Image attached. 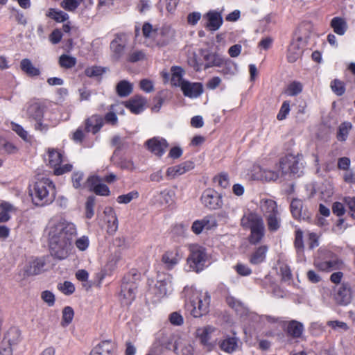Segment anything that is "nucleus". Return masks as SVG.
Returning a JSON list of instances; mask_svg holds the SVG:
<instances>
[{"label":"nucleus","instance_id":"f257e3e1","mask_svg":"<svg viewBox=\"0 0 355 355\" xmlns=\"http://www.w3.org/2000/svg\"><path fill=\"white\" fill-rule=\"evenodd\" d=\"M49 229L51 254L60 260L67 258L71 250V241L76 234L75 225L65 220H59L51 223Z\"/></svg>","mask_w":355,"mask_h":355},{"label":"nucleus","instance_id":"f03ea898","mask_svg":"<svg viewBox=\"0 0 355 355\" xmlns=\"http://www.w3.org/2000/svg\"><path fill=\"white\" fill-rule=\"evenodd\" d=\"M184 293L187 297V308L193 317L200 318L209 312L210 295L207 292L184 288Z\"/></svg>","mask_w":355,"mask_h":355},{"label":"nucleus","instance_id":"7ed1b4c3","mask_svg":"<svg viewBox=\"0 0 355 355\" xmlns=\"http://www.w3.org/2000/svg\"><path fill=\"white\" fill-rule=\"evenodd\" d=\"M29 192L33 202L40 207L51 204L55 197V185L49 178H42L36 182Z\"/></svg>","mask_w":355,"mask_h":355},{"label":"nucleus","instance_id":"20e7f679","mask_svg":"<svg viewBox=\"0 0 355 355\" xmlns=\"http://www.w3.org/2000/svg\"><path fill=\"white\" fill-rule=\"evenodd\" d=\"M241 225L250 230L249 241L251 244L260 242L265 234V226L262 218L255 213L244 215L241 220Z\"/></svg>","mask_w":355,"mask_h":355},{"label":"nucleus","instance_id":"39448f33","mask_svg":"<svg viewBox=\"0 0 355 355\" xmlns=\"http://www.w3.org/2000/svg\"><path fill=\"white\" fill-rule=\"evenodd\" d=\"M314 266L321 271L330 272L343 269V261L335 253L327 250H320L318 257L314 261Z\"/></svg>","mask_w":355,"mask_h":355},{"label":"nucleus","instance_id":"423d86ee","mask_svg":"<svg viewBox=\"0 0 355 355\" xmlns=\"http://www.w3.org/2000/svg\"><path fill=\"white\" fill-rule=\"evenodd\" d=\"M281 177H300L303 173V166L299 155H288L279 161Z\"/></svg>","mask_w":355,"mask_h":355},{"label":"nucleus","instance_id":"0eeeda50","mask_svg":"<svg viewBox=\"0 0 355 355\" xmlns=\"http://www.w3.org/2000/svg\"><path fill=\"white\" fill-rule=\"evenodd\" d=\"M206 259L207 256L205 250L202 248H196L191 250L187 258V263L190 269L198 272L203 270Z\"/></svg>","mask_w":355,"mask_h":355},{"label":"nucleus","instance_id":"6e6552de","mask_svg":"<svg viewBox=\"0 0 355 355\" xmlns=\"http://www.w3.org/2000/svg\"><path fill=\"white\" fill-rule=\"evenodd\" d=\"M202 203L209 209H217L222 205L221 196L212 189H207L201 196Z\"/></svg>","mask_w":355,"mask_h":355},{"label":"nucleus","instance_id":"1a4fd4ad","mask_svg":"<svg viewBox=\"0 0 355 355\" xmlns=\"http://www.w3.org/2000/svg\"><path fill=\"white\" fill-rule=\"evenodd\" d=\"M334 298L336 303L340 306H346L351 302L352 298V289L349 284L343 283L335 291Z\"/></svg>","mask_w":355,"mask_h":355},{"label":"nucleus","instance_id":"9d476101","mask_svg":"<svg viewBox=\"0 0 355 355\" xmlns=\"http://www.w3.org/2000/svg\"><path fill=\"white\" fill-rule=\"evenodd\" d=\"M87 187L89 191L94 192L98 196H108L110 193L109 187L102 183V179L98 176H89L87 179Z\"/></svg>","mask_w":355,"mask_h":355},{"label":"nucleus","instance_id":"9b49d317","mask_svg":"<svg viewBox=\"0 0 355 355\" xmlns=\"http://www.w3.org/2000/svg\"><path fill=\"white\" fill-rule=\"evenodd\" d=\"M145 146L152 153L158 157H162L164 154L168 144L166 140L163 138L153 137L147 140L145 142Z\"/></svg>","mask_w":355,"mask_h":355},{"label":"nucleus","instance_id":"f8f14e48","mask_svg":"<svg viewBox=\"0 0 355 355\" xmlns=\"http://www.w3.org/2000/svg\"><path fill=\"white\" fill-rule=\"evenodd\" d=\"M214 328L210 326H206L199 328L196 330L197 337L200 339V343L207 351H211L214 347V344L211 342V334L214 332Z\"/></svg>","mask_w":355,"mask_h":355},{"label":"nucleus","instance_id":"ddd939ff","mask_svg":"<svg viewBox=\"0 0 355 355\" xmlns=\"http://www.w3.org/2000/svg\"><path fill=\"white\" fill-rule=\"evenodd\" d=\"M304 42L302 37L292 41L288 46L287 59L289 62H295L301 58L303 53Z\"/></svg>","mask_w":355,"mask_h":355},{"label":"nucleus","instance_id":"4468645a","mask_svg":"<svg viewBox=\"0 0 355 355\" xmlns=\"http://www.w3.org/2000/svg\"><path fill=\"white\" fill-rule=\"evenodd\" d=\"M204 17L207 20L205 27L210 31L218 30L223 22L221 14L215 10L209 11Z\"/></svg>","mask_w":355,"mask_h":355},{"label":"nucleus","instance_id":"2eb2a0df","mask_svg":"<svg viewBox=\"0 0 355 355\" xmlns=\"http://www.w3.org/2000/svg\"><path fill=\"white\" fill-rule=\"evenodd\" d=\"M180 88L183 94L189 98H197L203 92L202 85L200 83H191L188 80L183 82Z\"/></svg>","mask_w":355,"mask_h":355},{"label":"nucleus","instance_id":"dca6fc26","mask_svg":"<svg viewBox=\"0 0 355 355\" xmlns=\"http://www.w3.org/2000/svg\"><path fill=\"white\" fill-rule=\"evenodd\" d=\"M137 286L135 282H123L121 285V296L122 302L130 304L135 299Z\"/></svg>","mask_w":355,"mask_h":355},{"label":"nucleus","instance_id":"f3484780","mask_svg":"<svg viewBox=\"0 0 355 355\" xmlns=\"http://www.w3.org/2000/svg\"><path fill=\"white\" fill-rule=\"evenodd\" d=\"M104 125V120L102 116L93 114L85 121V130L87 132H92L94 135L100 131Z\"/></svg>","mask_w":355,"mask_h":355},{"label":"nucleus","instance_id":"a211bd4d","mask_svg":"<svg viewBox=\"0 0 355 355\" xmlns=\"http://www.w3.org/2000/svg\"><path fill=\"white\" fill-rule=\"evenodd\" d=\"M291 211L293 216L297 220H307L309 218V213L303 210V202L301 200L295 198L291 202Z\"/></svg>","mask_w":355,"mask_h":355},{"label":"nucleus","instance_id":"6ab92c4d","mask_svg":"<svg viewBox=\"0 0 355 355\" xmlns=\"http://www.w3.org/2000/svg\"><path fill=\"white\" fill-rule=\"evenodd\" d=\"M174 37V31L169 26L163 27L159 32L157 31L155 40L157 45L164 46L167 45Z\"/></svg>","mask_w":355,"mask_h":355},{"label":"nucleus","instance_id":"aec40b11","mask_svg":"<svg viewBox=\"0 0 355 355\" xmlns=\"http://www.w3.org/2000/svg\"><path fill=\"white\" fill-rule=\"evenodd\" d=\"M146 103L145 98L141 96H135L125 102V105L131 112L139 114L144 110Z\"/></svg>","mask_w":355,"mask_h":355},{"label":"nucleus","instance_id":"412c9836","mask_svg":"<svg viewBox=\"0 0 355 355\" xmlns=\"http://www.w3.org/2000/svg\"><path fill=\"white\" fill-rule=\"evenodd\" d=\"M114 345L110 340H104L97 345L90 352L89 355H110Z\"/></svg>","mask_w":355,"mask_h":355},{"label":"nucleus","instance_id":"4be33fe9","mask_svg":"<svg viewBox=\"0 0 355 355\" xmlns=\"http://www.w3.org/2000/svg\"><path fill=\"white\" fill-rule=\"evenodd\" d=\"M21 340V331L15 327L10 328L3 338V345H8L11 347L17 345Z\"/></svg>","mask_w":355,"mask_h":355},{"label":"nucleus","instance_id":"5701e85b","mask_svg":"<svg viewBox=\"0 0 355 355\" xmlns=\"http://www.w3.org/2000/svg\"><path fill=\"white\" fill-rule=\"evenodd\" d=\"M239 339L235 337L227 336L219 343L220 349L227 353L235 352L238 347Z\"/></svg>","mask_w":355,"mask_h":355},{"label":"nucleus","instance_id":"b1692460","mask_svg":"<svg viewBox=\"0 0 355 355\" xmlns=\"http://www.w3.org/2000/svg\"><path fill=\"white\" fill-rule=\"evenodd\" d=\"M260 208L263 214L266 216L278 214L277 205L273 200L266 199L261 200Z\"/></svg>","mask_w":355,"mask_h":355},{"label":"nucleus","instance_id":"393cba45","mask_svg":"<svg viewBox=\"0 0 355 355\" xmlns=\"http://www.w3.org/2000/svg\"><path fill=\"white\" fill-rule=\"evenodd\" d=\"M20 67L21 69L28 76H38L40 74V69L35 67L33 64L32 62L28 58L21 60L20 62Z\"/></svg>","mask_w":355,"mask_h":355},{"label":"nucleus","instance_id":"a878e982","mask_svg":"<svg viewBox=\"0 0 355 355\" xmlns=\"http://www.w3.org/2000/svg\"><path fill=\"white\" fill-rule=\"evenodd\" d=\"M204 59L207 61L205 69L211 67H222L224 64V58L217 53H208L204 55Z\"/></svg>","mask_w":355,"mask_h":355},{"label":"nucleus","instance_id":"bb28decb","mask_svg":"<svg viewBox=\"0 0 355 355\" xmlns=\"http://www.w3.org/2000/svg\"><path fill=\"white\" fill-rule=\"evenodd\" d=\"M267 251L268 247L266 245L259 247L251 255L250 262L254 265L262 263L266 259Z\"/></svg>","mask_w":355,"mask_h":355},{"label":"nucleus","instance_id":"cd10ccee","mask_svg":"<svg viewBox=\"0 0 355 355\" xmlns=\"http://www.w3.org/2000/svg\"><path fill=\"white\" fill-rule=\"evenodd\" d=\"M331 26L334 33L339 35H343L346 32L347 26L346 21L341 17H334L331 21Z\"/></svg>","mask_w":355,"mask_h":355},{"label":"nucleus","instance_id":"c85d7f7f","mask_svg":"<svg viewBox=\"0 0 355 355\" xmlns=\"http://www.w3.org/2000/svg\"><path fill=\"white\" fill-rule=\"evenodd\" d=\"M171 84L175 87H182V84L183 82H185V80L182 79V76L184 74V70L182 67L178 66H173L171 67Z\"/></svg>","mask_w":355,"mask_h":355},{"label":"nucleus","instance_id":"c756f323","mask_svg":"<svg viewBox=\"0 0 355 355\" xmlns=\"http://www.w3.org/2000/svg\"><path fill=\"white\" fill-rule=\"evenodd\" d=\"M104 214L110 217L107 220L109 230L116 232L118 228V220L114 209L110 207H105Z\"/></svg>","mask_w":355,"mask_h":355},{"label":"nucleus","instance_id":"7c9ffc66","mask_svg":"<svg viewBox=\"0 0 355 355\" xmlns=\"http://www.w3.org/2000/svg\"><path fill=\"white\" fill-rule=\"evenodd\" d=\"M162 261L168 269H171L178 263V253L173 251L166 252L162 256Z\"/></svg>","mask_w":355,"mask_h":355},{"label":"nucleus","instance_id":"2f4dec72","mask_svg":"<svg viewBox=\"0 0 355 355\" xmlns=\"http://www.w3.org/2000/svg\"><path fill=\"white\" fill-rule=\"evenodd\" d=\"M73 187L77 189L87 188V180L84 181V173L80 171L73 172L71 175Z\"/></svg>","mask_w":355,"mask_h":355},{"label":"nucleus","instance_id":"473e14b6","mask_svg":"<svg viewBox=\"0 0 355 355\" xmlns=\"http://www.w3.org/2000/svg\"><path fill=\"white\" fill-rule=\"evenodd\" d=\"M116 92L121 97H125L132 92V85L127 80H121L116 85Z\"/></svg>","mask_w":355,"mask_h":355},{"label":"nucleus","instance_id":"72a5a7b5","mask_svg":"<svg viewBox=\"0 0 355 355\" xmlns=\"http://www.w3.org/2000/svg\"><path fill=\"white\" fill-rule=\"evenodd\" d=\"M27 113L34 120L42 119L43 117V110L38 103L31 104L28 107Z\"/></svg>","mask_w":355,"mask_h":355},{"label":"nucleus","instance_id":"f704fd0d","mask_svg":"<svg viewBox=\"0 0 355 355\" xmlns=\"http://www.w3.org/2000/svg\"><path fill=\"white\" fill-rule=\"evenodd\" d=\"M287 331L291 336L299 338L302 334L303 325L297 321L292 320L287 327Z\"/></svg>","mask_w":355,"mask_h":355},{"label":"nucleus","instance_id":"c9c22d12","mask_svg":"<svg viewBox=\"0 0 355 355\" xmlns=\"http://www.w3.org/2000/svg\"><path fill=\"white\" fill-rule=\"evenodd\" d=\"M49 164L55 168L58 166H60L62 162V154L56 150L49 149Z\"/></svg>","mask_w":355,"mask_h":355},{"label":"nucleus","instance_id":"e433bc0d","mask_svg":"<svg viewBox=\"0 0 355 355\" xmlns=\"http://www.w3.org/2000/svg\"><path fill=\"white\" fill-rule=\"evenodd\" d=\"M107 70V69L106 67L95 65L87 67L84 72L85 76L89 78H98L105 73Z\"/></svg>","mask_w":355,"mask_h":355},{"label":"nucleus","instance_id":"4c0bfd02","mask_svg":"<svg viewBox=\"0 0 355 355\" xmlns=\"http://www.w3.org/2000/svg\"><path fill=\"white\" fill-rule=\"evenodd\" d=\"M260 174L257 175L255 178L265 181H275L277 180L280 175L279 173L270 170L259 169Z\"/></svg>","mask_w":355,"mask_h":355},{"label":"nucleus","instance_id":"58836bf2","mask_svg":"<svg viewBox=\"0 0 355 355\" xmlns=\"http://www.w3.org/2000/svg\"><path fill=\"white\" fill-rule=\"evenodd\" d=\"M76 62V58L67 54H62L59 58V64L64 69H71L75 67Z\"/></svg>","mask_w":355,"mask_h":355},{"label":"nucleus","instance_id":"ea45409f","mask_svg":"<svg viewBox=\"0 0 355 355\" xmlns=\"http://www.w3.org/2000/svg\"><path fill=\"white\" fill-rule=\"evenodd\" d=\"M46 16L58 22H63L69 18V15L67 13L55 8H50L46 13Z\"/></svg>","mask_w":355,"mask_h":355},{"label":"nucleus","instance_id":"a19ab883","mask_svg":"<svg viewBox=\"0 0 355 355\" xmlns=\"http://www.w3.org/2000/svg\"><path fill=\"white\" fill-rule=\"evenodd\" d=\"M352 123L349 122H344L341 123L338 128L337 133V139L339 141H345L349 135V130L352 129Z\"/></svg>","mask_w":355,"mask_h":355},{"label":"nucleus","instance_id":"79ce46f5","mask_svg":"<svg viewBox=\"0 0 355 355\" xmlns=\"http://www.w3.org/2000/svg\"><path fill=\"white\" fill-rule=\"evenodd\" d=\"M146 59V53L142 50H134L130 51L127 55V61L135 63Z\"/></svg>","mask_w":355,"mask_h":355},{"label":"nucleus","instance_id":"37998d69","mask_svg":"<svg viewBox=\"0 0 355 355\" xmlns=\"http://www.w3.org/2000/svg\"><path fill=\"white\" fill-rule=\"evenodd\" d=\"M74 311L71 306H65L62 310V317L61 325L62 327L68 326L73 320Z\"/></svg>","mask_w":355,"mask_h":355},{"label":"nucleus","instance_id":"c03bdc74","mask_svg":"<svg viewBox=\"0 0 355 355\" xmlns=\"http://www.w3.org/2000/svg\"><path fill=\"white\" fill-rule=\"evenodd\" d=\"M330 87L333 92L338 96L343 95L345 92V83L338 79L332 80Z\"/></svg>","mask_w":355,"mask_h":355},{"label":"nucleus","instance_id":"a18cd8bd","mask_svg":"<svg viewBox=\"0 0 355 355\" xmlns=\"http://www.w3.org/2000/svg\"><path fill=\"white\" fill-rule=\"evenodd\" d=\"M125 46L119 44L110 43V49L112 51V58L114 60H119L123 55Z\"/></svg>","mask_w":355,"mask_h":355},{"label":"nucleus","instance_id":"49530a36","mask_svg":"<svg viewBox=\"0 0 355 355\" xmlns=\"http://www.w3.org/2000/svg\"><path fill=\"white\" fill-rule=\"evenodd\" d=\"M278 214H271L267 216V225L271 232L277 231L280 226V220L277 217Z\"/></svg>","mask_w":355,"mask_h":355},{"label":"nucleus","instance_id":"de8ad7c7","mask_svg":"<svg viewBox=\"0 0 355 355\" xmlns=\"http://www.w3.org/2000/svg\"><path fill=\"white\" fill-rule=\"evenodd\" d=\"M139 197V193L137 191H132L124 195H121L117 197L116 201L119 204H128L133 199H137Z\"/></svg>","mask_w":355,"mask_h":355},{"label":"nucleus","instance_id":"09e8293b","mask_svg":"<svg viewBox=\"0 0 355 355\" xmlns=\"http://www.w3.org/2000/svg\"><path fill=\"white\" fill-rule=\"evenodd\" d=\"M294 246L297 253L303 252L304 245L303 241V232L301 230H297L295 231Z\"/></svg>","mask_w":355,"mask_h":355},{"label":"nucleus","instance_id":"8fccbe9b","mask_svg":"<svg viewBox=\"0 0 355 355\" xmlns=\"http://www.w3.org/2000/svg\"><path fill=\"white\" fill-rule=\"evenodd\" d=\"M302 91V85L300 82L294 81L287 87L286 93L289 96H296Z\"/></svg>","mask_w":355,"mask_h":355},{"label":"nucleus","instance_id":"3c124183","mask_svg":"<svg viewBox=\"0 0 355 355\" xmlns=\"http://www.w3.org/2000/svg\"><path fill=\"white\" fill-rule=\"evenodd\" d=\"M95 205V197L93 196H89L85 203L86 217L92 218L94 214V207Z\"/></svg>","mask_w":355,"mask_h":355},{"label":"nucleus","instance_id":"603ef678","mask_svg":"<svg viewBox=\"0 0 355 355\" xmlns=\"http://www.w3.org/2000/svg\"><path fill=\"white\" fill-rule=\"evenodd\" d=\"M58 288L65 295H71L75 291L74 285L68 281L58 284Z\"/></svg>","mask_w":355,"mask_h":355},{"label":"nucleus","instance_id":"864d4df0","mask_svg":"<svg viewBox=\"0 0 355 355\" xmlns=\"http://www.w3.org/2000/svg\"><path fill=\"white\" fill-rule=\"evenodd\" d=\"M83 0H63L61 6L68 11L75 10Z\"/></svg>","mask_w":355,"mask_h":355},{"label":"nucleus","instance_id":"5fc2aeb1","mask_svg":"<svg viewBox=\"0 0 355 355\" xmlns=\"http://www.w3.org/2000/svg\"><path fill=\"white\" fill-rule=\"evenodd\" d=\"M214 181L223 189L229 187V176L225 173H221L214 178Z\"/></svg>","mask_w":355,"mask_h":355},{"label":"nucleus","instance_id":"6e6d98bb","mask_svg":"<svg viewBox=\"0 0 355 355\" xmlns=\"http://www.w3.org/2000/svg\"><path fill=\"white\" fill-rule=\"evenodd\" d=\"M182 174H184V173L180 164L168 167L166 170V175L171 179H173Z\"/></svg>","mask_w":355,"mask_h":355},{"label":"nucleus","instance_id":"4d7b16f0","mask_svg":"<svg viewBox=\"0 0 355 355\" xmlns=\"http://www.w3.org/2000/svg\"><path fill=\"white\" fill-rule=\"evenodd\" d=\"M170 287L171 286L165 281L158 282L155 285V288L158 291L159 297L165 296L169 291Z\"/></svg>","mask_w":355,"mask_h":355},{"label":"nucleus","instance_id":"13d9d810","mask_svg":"<svg viewBox=\"0 0 355 355\" xmlns=\"http://www.w3.org/2000/svg\"><path fill=\"white\" fill-rule=\"evenodd\" d=\"M41 298L46 302L49 306H52L55 304V295L49 291H44L41 293Z\"/></svg>","mask_w":355,"mask_h":355},{"label":"nucleus","instance_id":"bf43d9fd","mask_svg":"<svg viewBox=\"0 0 355 355\" xmlns=\"http://www.w3.org/2000/svg\"><path fill=\"white\" fill-rule=\"evenodd\" d=\"M143 35L145 37H155L157 30L153 28L150 23L146 22L142 27Z\"/></svg>","mask_w":355,"mask_h":355},{"label":"nucleus","instance_id":"052dcab7","mask_svg":"<svg viewBox=\"0 0 355 355\" xmlns=\"http://www.w3.org/2000/svg\"><path fill=\"white\" fill-rule=\"evenodd\" d=\"M204 229L211 230L217 226V221L212 216H207L202 219Z\"/></svg>","mask_w":355,"mask_h":355},{"label":"nucleus","instance_id":"680f3d73","mask_svg":"<svg viewBox=\"0 0 355 355\" xmlns=\"http://www.w3.org/2000/svg\"><path fill=\"white\" fill-rule=\"evenodd\" d=\"M289 112H290L289 102L284 101L282 103L280 110L277 114V119L281 121V120L286 119V117L288 115V114L289 113Z\"/></svg>","mask_w":355,"mask_h":355},{"label":"nucleus","instance_id":"e2e57ef3","mask_svg":"<svg viewBox=\"0 0 355 355\" xmlns=\"http://www.w3.org/2000/svg\"><path fill=\"white\" fill-rule=\"evenodd\" d=\"M12 130L15 131L21 139L26 140L28 138V132L22 126L17 123H12Z\"/></svg>","mask_w":355,"mask_h":355},{"label":"nucleus","instance_id":"0e129e2a","mask_svg":"<svg viewBox=\"0 0 355 355\" xmlns=\"http://www.w3.org/2000/svg\"><path fill=\"white\" fill-rule=\"evenodd\" d=\"M235 269L238 274L241 276H248L252 273V270L246 265L242 263L236 264Z\"/></svg>","mask_w":355,"mask_h":355},{"label":"nucleus","instance_id":"69168bd1","mask_svg":"<svg viewBox=\"0 0 355 355\" xmlns=\"http://www.w3.org/2000/svg\"><path fill=\"white\" fill-rule=\"evenodd\" d=\"M89 245V239L87 236H82L76 240V246L81 251L85 250Z\"/></svg>","mask_w":355,"mask_h":355},{"label":"nucleus","instance_id":"338daca9","mask_svg":"<svg viewBox=\"0 0 355 355\" xmlns=\"http://www.w3.org/2000/svg\"><path fill=\"white\" fill-rule=\"evenodd\" d=\"M169 320L171 323L173 324V325L180 326L183 324L184 320L182 316L180 313L177 312H173L170 315Z\"/></svg>","mask_w":355,"mask_h":355},{"label":"nucleus","instance_id":"774afa93","mask_svg":"<svg viewBox=\"0 0 355 355\" xmlns=\"http://www.w3.org/2000/svg\"><path fill=\"white\" fill-rule=\"evenodd\" d=\"M111 145L115 146L116 150H120L124 147L125 142L120 136L114 135L111 140Z\"/></svg>","mask_w":355,"mask_h":355}]
</instances>
